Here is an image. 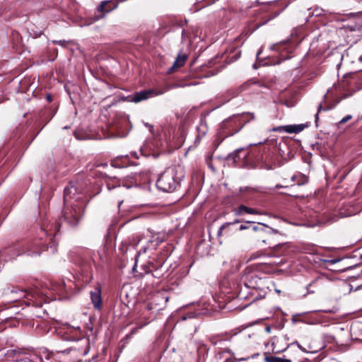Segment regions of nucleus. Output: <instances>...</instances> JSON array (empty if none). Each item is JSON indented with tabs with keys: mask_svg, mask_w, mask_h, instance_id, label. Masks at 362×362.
Instances as JSON below:
<instances>
[{
	"mask_svg": "<svg viewBox=\"0 0 362 362\" xmlns=\"http://www.w3.org/2000/svg\"><path fill=\"white\" fill-rule=\"evenodd\" d=\"M267 362H291L290 359L283 358L277 356H271L267 358Z\"/></svg>",
	"mask_w": 362,
	"mask_h": 362,
	"instance_id": "10",
	"label": "nucleus"
},
{
	"mask_svg": "<svg viewBox=\"0 0 362 362\" xmlns=\"http://www.w3.org/2000/svg\"><path fill=\"white\" fill-rule=\"evenodd\" d=\"M351 118H352V116L351 115H346V117H344L339 121V124H345L346 122L349 121Z\"/></svg>",
	"mask_w": 362,
	"mask_h": 362,
	"instance_id": "11",
	"label": "nucleus"
},
{
	"mask_svg": "<svg viewBox=\"0 0 362 362\" xmlns=\"http://www.w3.org/2000/svg\"><path fill=\"white\" fill-rule=\"evenodd\" d=\"M47 100H48L49 101H51V96H50V95H47Z\"/></svg>",
	"mask_w": 362,
	"mask_h": 362,
	"instance_id": "18",
	"label": "nucleus"
},
{
	"mask_svg": "<svg viewBox=\"0 0 362 362\" xmlns=\"http://www.w3.org/2000/svg\"><path fill=\"white\" fill-rule=\"evenodd\" d=\"M186 59L187 56L185 54L179 55L174 62L172 68L174 69L182 66L185 64Z\"/></svg>",
	"mask_w": 362,
	"mask_h": 362,
	"instance_id": "9",
	"label": "nucleus"
},
{
	"mask_svg": "<svg viewBox=\"0 0 362 362\" xmlns=\"http://www.w3.org/2000/svg\"><path fill=\"white\" fill-rule=\"evenodd\" d=\"M247 228V226H244V225H241L239 228H238V230H243ZM235 230H238V229H236Z\"/></svg>",
	"mask_w": 362,
	"mask_h": 362,
	"instance_id": "15",
	"label": "nucleus"
},
{
	"mask_svg": "<svg viewBox=\"0 0 362 362\" xmlns=\"http://www.w3.org/2000/svg\"><path fill=\"white\" fill-rule=\"evenodd\" d=\"M243 213L251 214H257L258 212L251 208L247 207L244 205H240L236 212L238 215H240Z\"/></svg>",
	"mask_w": 362,
	"mask_h": 362,
	"instance_id": "8",
	"label": "nucleus"
},
{
	"mask_svg": "<svg viewBox=\"0 0 362 362\" xmlns=\"http://www.w3.org/2000/svg\"><path fill=\"white\" fill-rule=\"evenodd\" d=\"M118 2L112 1H102L99 10L102 12H109L117 7Z\"/></svg>",
	"mask_w": 362,
	"mask_h": 362,
	"instance_id": "6",
	"label": "nucleus"
},
{
	"mask_svg": "<svg viewBox=\"0 0 362 362\" xmlns=\"http://www.w3.org/2000/svg\"><path fill=\"white\" fill-rule=\"evenodd\" d=\"M177 184L173 170H165L160 175L156 182L157 187L165 192L173 191Z\"/></svg>",
	"mask_w": 362,
	"mask_h": 362,
	"instance_id": "2",
	"label": "nucleus"
},
{
	"mask_svg": "<svg viewBox=\"0 0 362 362\" xmlns=\"http://www.w3.org/2000/svg\"><path fill=\"white\" fill-rule=\"evenodd\" d=\"M154 94L153 90H142L136 93L132 97L131 100L134 103H139L144 100H146Z\"/></svg>",
	"mask_w": 362,
	"mask_h": 362,
	"instance_id": "4",
	"label": "nucleus"
},
{
	"mask_svg": "<svg viewBox=\"0 0 362 362\" xmlns=\"http://www.w3.org/2000/svg\"><path fill=\"white\" fill-rule=\"evenodd\" d=\"M69 190L70 189L69 188H66L65 190H64V200H65V202H66L67 199H68V193H69Z\"/></svg>",
	"mask_w": 362,
	"mask_h": 362,
	"instance_id": "14",
	"label": "nucleus"
},
{
	"mask_svg": "<svg viewBox=\"0 0 362 362\" xmlns=\"http://www.w3.org/2000/svg\"><path fill=\"white\" fill-rule=\"evenodd\" d=\"M361 61H362V56L360 57Z\"/></svg>",
	"mask_w": 362,
	"mask_h": 362,
	"instance_id": "21",
	"label": "nucleus"
},
{
	"mask_svg": "<svg viewBox=\"0 0 362 362\" xmlns=\"http://www.w3.org/2000/svg\"><path fill=\"white\" fill-rule=\"evenodd\" d=\"M262 254L261 252H255V253H253L252 255H251V257H250V259H257L258 257H259Z\"/></svg>",
	"mask_w": 362,
	"mask_h": 362,
	"instance_id": "12",
	"label": "nucleus"
},
{
	"mask_svg": "<svg viewBox=\"0 0 362 362\" xmlns=\"http://www.w3.org/2000/svg\"><path fill=\"white\" fill-rule=\"evenodd\" d=\"M64 218H65L66 219H69V216H67L66 214H64Z\"/></svg>",
	"mask_w": 362,
	"mask_h": 362,
	"instance_id": "19",
	"label": "nucleus"
},
{
	"mask_svg": "<svg viewBox=\"0 0 362 362\" xmlns=\"http://www.w3.org/2000/svg\"><path fill=\"white\" fill-rule=\"evenodd\" d=\"M239 222H240V221L235 220L231 223H225L220 227V228L218 231V235H221L226 234V235H229L232 232H233V230L232 229V226L234 224L238 223Z\"/></svg>",
	"mask_w": 362,
	"mask_h": 362,
	"instance_id": "5",
	"label": "nucleus"
},
{
	"mask_svg": "<svg viewBox=\"0 0 362 362\" xmlns=\"http://www.w3.org/2000/svg\"><path fill=\"white\" fill-rule=\"evenodd\" d=\"M79 337H66V339L76 340V339H78Z\"/></svg>",
	"mask_w": 362,
	"mask_h": 362,
	"instance_id": "17",
	"label": "nucleus"
},
{
	"mask_svg": "<svg viewBox=\"0 0 362 362\" xmlns=\"http://www.w3.org/2000/svg\"><path fill=\"white\" fill-rule=\"evenodd\" d=\"M90 298L94 308L96 309H100L102 303L101 291L100 286L95 287V289L90 292Z\"/></svg>",
	"mask_w": 362,
	"mask_h": 362,
	"instance_id": "3",
	"label": "nucleus"
},
{
	"mask_svg": "<svg viewBox=\"0 0 362 362\" xmlns=\"http://www.w3.org/2000/svg\"><path fill=\"white\" fill-rule=\"evenodd\" d=\"M276 291L277 293H280V291H279V290H276Z\"/></svg>",
	"mask_w": 362,
	"mask_h": 362,
	"instance_id": "20",
	"label": "nucleus"
},
{
	"mask_svg": "<svg viewBox=\"0 0 362 362\" xmlns=\"http://www.w3.org/2000/svg\"><path fill=\"white\" fill-rule=\"evenodd\" d=\"M148 323V321H146L145 322L144 324L142 325H139V322H137V325H138V328L140 329L142 327H144V325H147Z\"/></svg>",
	"mask_w": 362,
	"mask_h": 362,
	"instance_id": "16",
	"label": "nucleus"
},
{
	"mask_svg": "<svg viewBox=\"0 0 362 362\" xmlns=\"http://www.w3.org/2000/svg\"><path fill=\"white\" fill-rule=\"evenodd\" d=\"M71 351H64L62 352V355L60 356V358L64 359L66 358V355L69 354Z\"/></svg>",
	"mask_w": 362,
	"mask_h": 362,
	"instance_id": "13",
	"label": "nucleus"
},
{
	"mask_svg": "<svg viewBox=\"0 0 362 362\" xmlns=\"http://www.w3.org/2000/svg\"><path fill=\"white\" fill-rule=\"evenodd\" d=\"M245 122L242 116H233L225 119L221 124L220 134L223 137L234 135L238 132L244 126Z\"/></svg>",
	"mask_w": 362,
	"mask_h": 362,
	"instance_id": "1",
	"label": "nucleus"
},
{
	"mask_svg": "<svg viewBox=\"0 0 362 362\" xmlns=\"http://www.w3.org/2000/svg\"><path fill=\"white\" fill-rule=\"evenodd\" d=\"M285 132L292 134V133H299L304 129L303 124H290L286 125L281 127Z\"/></svg>",
	"mask_w": 362,
	"mask_h": 362,
	"instance_id": "7",
	"label": "nucleus"
}]
</instances>
